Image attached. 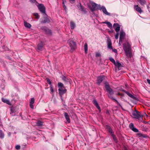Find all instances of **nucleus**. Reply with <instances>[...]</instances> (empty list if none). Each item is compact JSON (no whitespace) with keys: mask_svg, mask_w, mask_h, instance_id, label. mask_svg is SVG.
<instances>
[{"mask_svg":"<svg viewBox=\"0 0 150 150\" xmlns=\"http://www.w3.org/2000/svg\"><path fill=\"white\" fill-rule=\"evenodd\" d=\"M114 65L115 67L118 68V70L120 69V68L122 67L121 64L118 62H116Z\"/></svg>","mask_w":150,"mask_h":150,"instance_id":"24","label":"nucleus"},{"mask_svg":"<svg viewBox=\"0 0 150 150\" xmlns=\"http://www.w3.org/2000/svg\"><path fill=\"white\" fill-rule=\"evenodd\" d=\"M35 102V99L34 98H32L31 99L30 101V106L32 109L34 108V106L33 104Z\"/></svg>","mask_w":150,"mask_h":150,"instance_id":"14","label":"nucleus"},{"mask_svg":"<svg viewBox=\"0 0 150 150\" xmlns=\"http://www.w3.org/2000/svg\"><path fill=\"white\" fill-rule=\"evenodd\" d=\"M38 6L39 10L42 13L46 14L45 7L42 4H39Z\"/></svg>","mask_w":150,"mask_h":150,"instance_id":"6","label":"nucleus"},{"mask_svg":"<svg viewBox=\"0 0 150 150\" xmlns=\"http://www.w3.org/2000/svg\"><path fill=\"white\" fill-rule=\"evenodd\" d=\"M129 96L131 98H132L134 99H135L136 98L134 97L131 94L129 93L128 96Z\"/></svg>","mask_w":150,"mask_h":150,"instance_id":"37","label":"nucleus"},{"mask_svg":"<svg viewBox=\"0 0 150 150\" xmlns=\"http://www.w3.org/2000/svg\"><path fill=\"white\" fill-rule=\"evenodd\" d=\"M93 103L94 104L95 106H96L97 108L99 110V111H100V108L98 105V104L96 100H94L93 101Z\"/></svg>","mask_w":150,"mask_h":150,"instance_id":"16","label":"nucleus"},{"mask_svg":"<svg viewBox=\"0 0 150 150\" xmlns=\"http://www.w3.org/2000/svg\"><path fill=\"white\" fill-rule=\"evenodd\" d=\"M34 16H35V18L36 19H38L39 18V16L38 14L37 13H34Z\"/></svg>","mask_w":150,"mask_h":150,"instance_id":"34","label":"nucleus"},{"mask_svg":"<svg viewBox=\"0 0 150 150\" xmlns=\"http://www.w3.org/2000/svg\"><path fill=\"white\" fill-rule=\"evenodd\" d=\"M108 32L109 33H111L112 32V31H109Z\"/></svg>","mask_w":150,"mask_h":150,"instance_id":"51","label":"nucleus"},{"mask_svg":"<svg viewBox=\"0 0 150 150\" xmlns=\"http://www.w3.org/2000/svg\"><path fill=\"white\" fill-rule=\"evenodd\" d=\"M147 81L148 83L149 84H150V80L149 79H147Z\"/></svg>","mask_w":150,"mask_h":150,"instance_id":"45","label":"nucleus"},{"mask_svg":"<svg viewBox=\"0 0 150 150\" xmlns=\"http://www.w3.org/2000/svg\"><path fill=\"white\" fill-rule=\"evenodd\" d=\"M129 127L134 132H138V130L134 127V125L132 123H131L129 124Z\"/></svg>","mask_w":150,"mask_h":150,"instance_id":"12","label":"nucleus"},{"mask_svg":"<svg viewBox=\"0 0 150 150\" xmlns=\"http://www.w3.org/2000/svg\"><path fill=\"white\" fill-rule=\"evenodd\" d=\"M135 112L137 113V112H139V111H138L137 110H136L135 111Z\"/></svg>","mask_w":150,"mask_h":150,"instance_id":"49","label":"nucleus"},{"mask_svg":"<svg viewBox=\"0 0 150 150\" xmlns=\"http://www.w3.org/2000/svg\"><path fill=\"white\" fill-rule=\"evenodd\" d=\"M70 24L71 28L72 29H74L76 26L75 23L73 22H71Z\"/></svg>","mask_w":150,"mask_h":150,"instance_id":"28","label":"nucleus"},{"mask_svg":"<svg viewBox=\"0 0 150 150\" xmlns=\"http://www.w3.org/2000/svg\"><path fill=\"white\" fill-rule=\"evenodd\" d=\"M112 136L113 137V139L115 140V136L113 135V134H111Z\"/></svg>","mask_w":150,"mask_h":150,"instance_id":"47","label":"nucleus"},{"mask_svg":"<svg viewBox=\"0 0 150 150\" xmlns=\"http://www.w3.org/2000/svg\"><path fill=\"white\" fill-rule=\"evenodd\" d=\"M64 116L67 122L68 123H70V117L69 115H68V113H65Z\"/></svg>","mask_w":150,"mask_h":150,"instance_id":"18","label":"nucleus"},{"mask_svg":"<svg viewBox=\"0 0 150 150\" xmlns=\"http://www.w3.org/2000/svg\"><path fill=\"white\" fill-rule=\"evenodd\" d=\"M130 47V43L129 42H125L123 44V48L126 55L127 57L130 58H131L132 56Z\"/></svg>","mask_w":150,"mask_h":150,"instance_id":"1","label":"nucleus"},{"mask_svg":"<svg viewBox=\"0 0 150 150\" xmlns=\"http://www.w3.org/2000/svg\"><path fill=\"white\" fill-rule=\"evenodd\" d=\"M58 86L59 88L58 91H59V94L61 96L66 93V89H65L63 84L61 83H58Z\"/></svg>","mask_w":150,"mask_h":150,"instance_id":"3","label":"nucleus"},{"mask_svg":"<svg viewBox=\"0 0 150 150\" xmlns=\"http://www.w3.org/2000/svg\"><path fill=\"white\" fill-rule=\"evenodd\" d=\"M137 1L141 5H144L146 3L145 0H137Z\"/></svg>","mask_w":150,"mask_h":150,"instance_id":"27","label":"nucleus"},{"mask_svg":"<svg viewBox=\"0 0 150 150\" xmlns=\"http://www.w3.org/2000/svg\"><path fill=\"white\" fill-rule=\"evenodd\" d=\"M118 94L119 95H120V93H118Z\"/></svg>","mask_w":150,"mask_h":150,"instance_id":"52","label":"nucleus"},{"mask_svg":"<svg viewBox=\"0 0 150 150\" xmlns=\"http://www.w3.org/2000/svg\"><path fill=\"white\" fill-rule=\"evenodd\" d=\"M54 102H55L54 100Z\"/></svg>","mask_w":150,"mask_h":150,"instance_id":"53","label":"nucleus"},{"mask_svg":"<svg viewBox=\"0 0 150 150\" xmlns=\"http://www.w3.org/2000/svg\"><path fill=\"white\" fill-rule=\"evenodd\" d=\"M108 47L109 49H112V43L110 40L108 39L107 40Z\"/></svg>","mask_w":150,"mask_h":150,"instance_id":"15","label":"nucleus"},{"mask_svg":"<svg viewBox=\"0 0 150 150\" xmlns=\"http://www.w3.org/2000/svg\"><path fill=\"white\" fill-rule=\"evenodd\" d=\"M102 23H105L106 24L108 27L110 28H112V25L111 23L110 22L108 21H105L103 22Z\"/></svg>","mask_w":150,"mask_h":150,"instance_id":"25","label":"nucleus"},{"mask_svg":"<svg viewBox=\"0 0 150 150\" xmlns=\"http://www.w3.org/2000/svg\"><path fill=\"white\" fill-rule=\"evenodd\" d=\"M107 128L108 129V132L111 134V135L113 134L112 129L110 126H107Z\"/></svg>","mask_w":150,"mask_h":150,"instance_id":"31","label":"nucleus"},{"mask_svg":"<svg viewBox=\"0 0 150 150\" xmlns=\"http://www.w3.org/2000/svg\"><path fill=\"white\" fill-rule=\"evenodd\" d=\"M125 92L128 96H129V94L130 93H129L127 91H126Z\"/></svg>","mask_w":150,"mask_h":150,"instance_id":"48","label":"nucleus"},{"mask_svg":"<svg viewBox=\"0 0 150 150\" xmlns=\"http://www.w3.org/2000/svg\"><path fill=\"white\" fill-rule=\"evenodd\" d=\"M46 80L47 83L49 84H51V82L50 79L48 78H46Z\"/></svg>","mask_w":150,"mask_h":150,"instance_id":"36","label":"nucleus"},{"mask_svg":"<svg viewBox=\"0 0 150 150\" xmlns=\"http://www.w3.org/2000/svg\"><path fill=\"white\" fill-rule=\"evenodd\" d=\"M113 28L115 31L117 32H118L120 30V25L117 23H115L114 24Z\"/></svg>","mask_w":150,"mask_h":150,"instance_id":"11","label":"nucleus"},{"mask_svg":"<svg viewBox=\"0 0 150 150\" xmlns=\"http://www.w3.org/2000/svg\"><path fill=\"white\" fill-rule=\"evenodd\" d=\"M68 44L71 49V51L72 52L76 47V43L71 40H69L68 41Z\"/></svg>","mask_w":150,"mask_h":150,"instance_id":"4","label":"nucleus"},{"mask_svg":"<svg viewBox=\"0 0 150 150\" xmlns=\"http://www.w3.org/2000/svg\"><path fill=\"white\" fill-rule=\"evenodd\" d=\"M4 135L2 131L0 130V137L1 138H3L4 137Z\"/></svg>","mask_w":150,"mask_h":150,"instance_id":"32","label":"nucleus"},{"mask_svg":"<svg viewBox=\"0 0 150 150\" xmlns=\"http://www.w3.org/2000/svg\"><path fill=\"white\" fill-rule=\"evenodd\" d=\"M63 2H62V4L63 5V7L64 8V9L65 10V11H66L67 10V8H66V7L64 5V2H66V0H62Z\"/></svg>","mask_w":150,"mask_h":150,"instance_id":"33","label":"nucleus"},{"mask_svg":"<svg viewBox=\"0 0 150 150\" xmlns=\"http://www.w3.org/2000/svg\"><path fill=\"white\" fill-rule=\"evenodd\" d=\"M32 3H34L36 1V0H29Z\"/></svg>","mask_w":150,"mask_h":150,"instance_id":"42","label":"nucleus"},{"mask_svg":"<svg viewBox=\"0 0 150 150\" xmlns=\"http://www.w3.org/2000/svg\"><path fill=\"white\" fill-rule=\"evenodd\" d=\"M1 100L4 103H6L9 105H11V103L9 101V100L7 99L2 98H1Z\"/></svg>","mask_w":150,"mask_h":150,"instance_id":"19","label":"nucleus"},{"mask_svg":"<svg viewBox=\"0 0 150 150\" xmlns=\"http://www.w3.org/2000/svg\"><path fill=\"white\" fill-rule=\"evenodd\" d=\"M20 146L19 145H17L16 146L15 148L17 150H19L20 149Z\"/></svg>","mask_w":150,"mask_h":150,"instance_id":"39","label":"nucleus"},{"mask_svg":"<svg viewBox=\"0 0 150 150\" xmlns=\"http://www.w3.org/2000/svg\"><path fill=\"white\" fill-rule=\"evenodd\" d=\"M119 33L118 32H117L115 35V38L116 39H117L118 38Z\"/></svg>","mask_w":150,"mask_h":150,"instance_id":"40","label":"nucleus"},{"mask_svg":"<svg viewBox=\"0 0 150 150\" xmlns=\"http://www.w3.org/2000/svg\"><path fill=\"white\" fill-rule=\"evenodd\" d=\"M125 36V33L123 31H121L120 33V40L119 44L120 45V43L122 42V40Z\"/></svg>","mask_w":150,"mask_h":150,"instance_id":"8","label":"nucleus"},{"mask_svg":"<svg viewBox=\"0 0 150 150\" xmlns=\"http://www.w3.org/2000/svg\"><path fill=\"white\" fill-rule=\"evenodd\" d=\"M129 96L131 98H132L134 99H135L136 98L134 97L131 94L129 93L128 96Z\"/></svg>","mask_w":150,"mask_h":150,"instance_id":"38","label":"nucleus"},{"mask_svg":"<svg viewBox=\"0 0 150 150\" xmlns=\"http://www.w3.org/2000/svg\"><path fill=\"white\" fill-rule=\"evenodd\" d=\"M103 77L101 76L98 77L97 79V83L98 84H100V83L102 82L103 80Z\"/></svg>","mask_w":150,"mask_h":150,"instance_id":"22","label":"nucleus"},{"mask_svg":"<svg viewBox=\"0 0 150 150\" xmlns=\"http://www.w3.org/2000/svg\"><path fill=\"white\" fill-rule=\"evenodd\" d=\"M43 47V43L42 42L39 43L38 45L37 48L38 50L41 51L42 50Z\"/></svg>","mask_w":150,"mask_h":150,"instance_id":"17","label":"nucleus"},{"mask_svg":"<svg viewBox=\"0 0 150 150\" xmlns=\"http://www.w3.org/2000/svg\"><path fill=\"white\" fill-rule=\"evenodd\" d=\"M91 4L92 5V7H90V9L92 11H95L96 9V7L98 6L99 4H97L96 3L93 2H91Z\"/></svg>","mask_w":150,"mask_h":150,"instance_id":"9","label":"nucleus"},{"mask_svg":"<svg viewBox=\"0 0 150 150\" xmlns=\"http://www.w3.org/2000/svg\"><path fill=\"white\" fill-rule=\"evenodd\" d=\"M50 91L51 92L53 93V89L51 87H50Z\"/></svg>","mask_w":150,"mask_h":150,"instance_id":"44","label":"nucleus"},{"mask_svg":"<svg viewBox=\"0 0 150 150\" xmlns=\"http://www.w3.org/2000/svg\"><path fill=\"white\" fill-rule=\"evenodd\" d=\"M131 116L133 118L139 119L142 117V115L139 114V113H132Z\"/></svg>","mask_w":150,"mask_h":150,"instance_id":"10","label":"nucleus"},{"mask_svg":"<svg viewBox=\"0 0 150 150\" xmlns=\"http://www.w3.org/2000/svg\"><path fill=\"white\" fill-rule=\"evenodd\" d=\"M41 29L43 30V31L47 34L51 35L52 34V32L51 30L49 29L48 28L45 26H43L41 27Z\"/></svg>","mask_w":150,"mask_h":150,"instance_id":"7","label":"nucleus"},{"mask_svg":"<svg viewBox=\"0 0 150 150\" xmlns=\"http://www.w3.org/2000/svg\"><path fill=\"white\" fill-rule=\"evenodd\" d=\"M96 57H100V53L97 52L96 54Z\"/></svg>","mask_w":150,"mask_h":150,"instance_id":"41","label":"nucleus"},{"mask_svg":"<svg viewBox=\"0 0 150 150\" xmlns=\"http://www.w3.org/2000/svg\"><path fill=\"white\" fill-rule=\"evenodd\" d=\"M105 87L106 90L109 93V95H108L109 97L111 98L112 100H114L115 101L118 103V102L117 101L116 99H114L113 97L111 96V95L113 94V91L110 88L109 84L108 83H105Z\"/></svg>","mask_w":150,"mask_h":150,"instance_id":"2","label":"nucleus"},{"mask_svg":"<svg viewBox=\"0 0 150 150\" xmlns=\"http://www.w3.org/2000/svg\"><path fill=\"white\" fill-rule=\"evenodd\" d=\"M97 8L100 10H102L103 13L105 15L108 16H110V14L107 11L105 7L102 6L101 7L100 5H98V6Z\"/></svg>","mask_w":150,"mask_h":150,"instance_id":"5","label":"nucleus"},{"mask_svg":"<svg viewBox=\"0 0 150 150\" xmlns=\"http://www.w3.org/2000/svg\"><path fill=\"white\" fill-rule=\"evenodd\" d=\"M112 51L114 52H117V50L116 49H112Z\"/></svg>","mask_w":150,"mask_h":150,"instance_id":"46","label":"nucleus"},{"mask_svg":"<svg viewBox=\"0 0 150 150\" xmlns=\"http://www.w3.org/2000/svg\"><path fill=\"white\" fill-rule=\"evenodd\" d=\"M84 49L85 50V52L86 53H87L88 51V45L87 43H85L84 45Z\"/></svg>","mask_w":150,"mask_h":150,"instance_id":"30","label":"nucleus"},{"mask_svg":"<svg viewBox=\"0 0 150 150\" xmlns=\"http://www.w3.org/2000/svg\"><path fill=\"white\" fill-rule=\"evenodd\" d=\"M36 125L38 126H41L43 125V122L40 120H38L36 122Z\"/></svg>","mask_w":150,"mask_h":150,"instance_id":"29","label":"nucleus"},{"mask_svg":"<svg viewBox=\"0 0 150 150\" xmlns=\"http://www.w3.org/2000/svg\"><path fill=\"white\" fill-rule=\"evenodd\" d=\"M62 79L65 82H69L70 81V79L64 76H63L62 77Z\"/></svg>","mask_w":150,"mask_h":150,"instance_id":"26","label":"nucleus"},{"mask_svg":"<svg viewBox=\"0 0 150 150\" xmlns=\"http://www.w3.org/2000/svg\"><path fill=\"white\" fill-rule=\"evenodd\" d=\"M50 22V21L49 18H45L43 21H41V23H49Z\"/></svg>","mask_w":150,"mask_h":150,"instance_id":"23","label":"nucleus"},{"mask_svg":"<svg viewBox=\"0 0 150 150\" xmlns=\"http://www.w3.org/2000/svg\"><path fill=\"white\" fill-rule=\"evenodd\" d=\"M8 134L9 135V136H10L11 135V133L9 132L8 133Z\"/></svg>","mask_w":150,"mask_h":150,"instance_id":"50","label":"nucleus"},{"mask_svg":"<svg viewBox=\"0 0 150 150\" xmlns=\"http://www.w3.org/2000/svg\"><path fill=\"white\" fill-rule=\"evenodd\" d=\"M24 24L25 27L26 28H30L31 27V25L30 24L27 23L25 21H24Z\"/></svg>","mask_w":150,"mask_h":150,"instance_id":"20","label":"nucleus"},{"mask_svg":"<svg viewBox=\"0 0 150 150\" xmlns=\"http://www.w3.org/2000/svg\"><path fill=\"white\" fill-rule=\"evenodd\" d=\"M109 60L114 64L115 63V62L114 59H113L112 58L110 57H109Z\"/></svg>","mask_w":150,"mask_h":150,"instance_id":"35","label":"nucleus"},{"mask_svg":"<svg viewBox=\"0 0 150 150\" xmlns=\"http://www.w3.org/2000/svg\"><path fill=\"white\" fill-rule=\"evenodd\" d=\"M134 8L135 10L140 13H141L142 12V11L140 7L137 5H134Z\"/></svg>","mask_w":150,"mask_h":150,"instance_id":"13","label":"nucleus"},{"mask_svg":"<svg viewBox=\"0 0 150 150\" xmlns=\"http://www.w3.org/2000/svg\"><path fill=\"white\" fill-rule=\"evenodd\" d=\"M78 7L81 11L85 13H86V11L84 9L83 7L80 4H79V5L78 6Z\"/></svg>","mask_w":150,"mask_h":150,"instance_id":"21","label":"nucleus"},{"mask_svg":"<svg viewBox=\"0 0 150 150\" xmlns=\"http://www.w3.org/2000/svg\"><path fill=\"white\" fill-rule=\"evenodd\" d=\"M70 2L71 3H73L75 1V0H69Z\"/></svg>","mask_w":150,"mask_h":150,"instance_id":"43","label":"nucleus"}]
</instances>
